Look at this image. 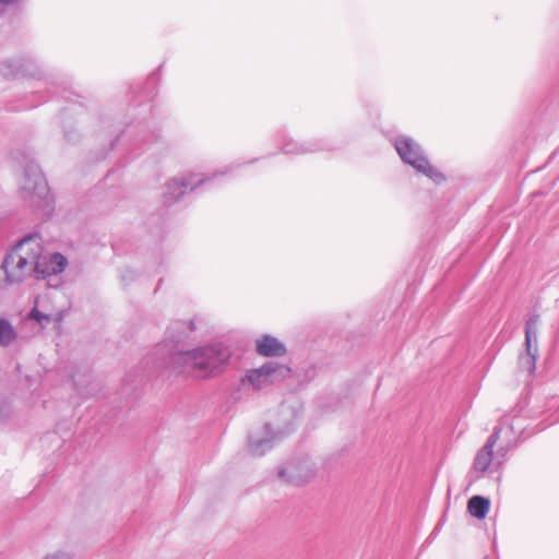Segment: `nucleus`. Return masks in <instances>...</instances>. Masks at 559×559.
Listing matches in <instances>:
<instances>
[{"mask_svg": "<svg viewBox=\"0 0 559 559\" xmlns=\"http://www.w3.org/2000/svg\"><path fill=\"white\" fill-rule=\"evenodd\" d=\"M257 352L265 357H280L285 355L286 348L276 337L265 334L257 340Z\"/></svg>", "mask_w": 559, "mask_h": 559, "instance_id": "1a4fd4ad", "label": "nucleus"}, {"mask_svg": "<svg viewBox=\"0 0 559 559\" xmlns=\"http://www.w3.org/2000/svg\"><path fill=\"white\" fill-rule=\"evenodd\" d=\"M290 372V368L285 365H281L275 361H267L260 368L248 371L241 378L240 386L234 395L238 394L241 390L247 391L250 388L258 391L271 383L289 377Z\"/></svg>", "mask_w": 559, "mask_h": 559, "instance_id": "20e7f679", "label": "nucleus"}, {"mask_svg": "<svg viewBox=\"0 0 559 559\" xmlns=\"http://www.w3.org/2000/svg\"><path fill=\"white\" fill-rule=\"evenodd\" d=\"M395 150L401 159L413 166L417 171L424 174L436 183L443 182L445 177L433 167L424 155L420 145L409 136H399L395 140Z\"/></svg>", "mask_w": 559, "mask_h": 559, "instance_id": "f03ea898", "label": "nucleus"}, {"mask_svg": "<svg viewBox=\"0 0 559 559\" xmlns=\"http://www.w3.org/2000/svg\"><path fill=\"white\" fill-rule=\"evenodd\" d=\"M45 559H73V556L68 551L58 550L56 552L47 555Z\"/></svg>", "mask_w": 559, "mask_h": 559, "instance_id": "aec40b11", "label": "nucleus"}, {"mask_svg": "<svg viewBox=\"0 0 559 559\" xmlns=\"http://www.w3.org/2000/svg\"><path fill=\"white\" fill-rule=\"evenodd\" d=\"M28 318L36 320L41 325L50 322V320H51L49 314H45V313L40 312L37 308H33L31 310Z\"/></svg>", "mask_w": 559, "mask_h": 559, "instance_id": "a211bd4d", "label": "nucleus"}, {"mask_svg": "<svg viewBox=\"0 0 559 559\" xmlns=\"http://www.w3.org/2000/svg\"><path fill=\"white\" fill-rule=\"evenodd\" d=\"M537 357V348H533V345H531V347H525V354L521 355L519 358L520 368L532 374L536 368Z\"/></svg>", "mask_w": 559, "mask_h": 559, "instance_id": "f8f14e48", "label": "nucleus"}, {"mask_svg": "<svg viewBox=\"0 0 559 559\" xmlns=\"http://www.w3.org/2000/svg\"><path fill=\"white\" fill-rule=\"evenodd\" d=\"M20 191L31 206L41 209L48 205L49 188L37 164L31 163L25 167Z\"/></svg>", "mask_w": 559, "mask_h": 559, "instance_id": "7ed1b4c3", "label": "nucleus"}, {"mask_svg": "<svg viewBox=\"0 0 559 559\" xmlns=\"http://www.w3.org/2000/svg\"><path fill=\"white\" fill-rule=\"evenodd\" d=\"M1 266L5 272V280L10 284L21 282L31 271L27 258L17 251L7 254Z\"/></svg>", "mask_w": 559, "mask_h": 559, "instance_id": "0eeeda50", "label": "nucleus"}, {"mask_svg": "<svg viewBox=\"0 0 559 559\" xmlns=\"http://www.w3.org/2000/svg\"><path fill=\"white\" fill-rule=\"evenodd\" d=\"M314 474V464L308 457L290 461L278 471L280 478L297 486L309 481Z\"/></svg>", "mask_w": 559, "mask_h": 559, "instance_id": "39448f33", "label": "nucleus"}, {"mask_svg": "<svg viewBox=\"0 0 559 559\" xmlns=\"http://www.w3.org/2000/svg\"><path fill=\"white\" fill-rule=\"evenodd\" d=\"M489 508V499L483 496H473L467 503V511L478 520H483L487 516Z\"/></svg>", "mask_w": 559, "mask_h": 559, "instance_id": "9d476101", "label": "nucleus"}, {"mask_svg": "<svg viewBox=\"0 0 559 559\" xmlns=\"http://www.w3.org/2000/svg\"><path fill=\"white\" fill-rule=\"evenodd\" d=\"M265 430H266V432L269 433L270 425H266V426H265Z\"/></svg>", "mask_w": 559, "mask_h": 559, "instance_id": "412c9836", "label": "nucleus"}, {"mask_svg": "<svg viewBox=\"0 0 559 559\" xmlns=\"http://www.w3.org/2000/svg\"><path fill=\"white\" fill-rule=\"evenodd\" d=\"M493 451L481 448L475 456L474 468L477 472L485 473L492 462Z\"/></svg>", "mask_w": 559, "mask_h": 559, "instance_id": "ddd939ff", "label": "nucleus"}, {"mask_svg": "<svg viewBox=\"0 0 559 559\" xmlns=\"http://www.w3.org/2000/svg\"><path fill=\"white\" fill-rule=\"evenodd\" d=\"M500 431H501V428L496 427L493 432H492V435L486 441L484 448L493 451V447H495V444L497 443V441L499 439Z\"/></svg>", "mask_w": 559, "mask_h": 559, "instance_id": "6ab92c4d", "label": "nucleus"}, {"mask_svg": "<svg viewBox=\"0 0 559 559\" xmlns=\"http://www.w3.org/2000/svg\"><path fill=\"white\" fill-rule=\"evenodd\" d=\"M194 175L190 174L188 176H183L181 178H173L166 183V191L164 192V202L166 204H173L179 200L181 195H183L188 188L191 191L207 182L210 178L199 179L195 183L192 182Z\"/></svg>", "mask_w": 559, "mask_h": 559, "instance_id": "423d86ee", "label": "nucleus"}, {"mask_svg": "<svg viewBox=\"0 0 559 559\" xmlns=\"http://www.w3.org/2000/svg\"><path fill=\"white\" fill-rule=\"evenodd\" d=\"M539 322V316L538 314H532L526 323H525V347H531L533 345V342L536 343L537 340V325Z\"/></svg>", "mask_w": 559, "mask_h": 559, "instance_id": "4468645a", "label": "nucleus"}, {"mask_svg": "<svg viewBox=\"0 0 559 559\" xmlns=\"http://www.w3.org/2000/svg\"><path fill=\"white\" fill-rule=\"evenodd\" d=\"M283 152L286 154H304L307 152L314 151L311 147H306L304 144L295 143L294 141H289L285 143L282 147Z\"/></svg>", "mask_w": 559, "mask_h": 559, "instance_id": "dca6fc26", "label": "nucleus"}, {"mask_svg": "<svg viewBox=\"0 0 559 559\" xmlns=\"http://www.w3.org/2000/svg\"><path fill=\"white\" fill-rule=\"evenodd\" d=\"M281 433H275L273 437L262 438L260 440L254 441L253 439L249 440V452L253 456H262L266 451L273 448V442L280 439Z\"/></svg>", "mask_w": 559, "mask_h": 559, "instance_id": "9b49d317", "label": "nucleus"}, {"mask_svg": "<svg viewBox=\"0 0 559 559\" xmlns=\"http://www.w3.org/2000/svg\"><path fill=\"white\" fill-rule=\"evenodd\" d=\"M20 68L13 61L7 60L0 63V72L4 76H16Z\"/></svg>", "mask_w": 559, "mask_h": 559, "instance_id": "f3484780", "label": "nucleus"}, {"mask_svg": "<svg viewBox=\"0 0 559 559\" xmlns=\"http://www.w3.org/2000/svg\"><path fill=\"white\" fill-rule=\"evenodd\" d=\"M16 338V333L11 323L5 319H0V345L7 346Z\"/></svg>", "mask_w": 559, "mask_h": 559, "instance_id": "2eb2a0df", "label": "nucleus"}, {"mask_svg": "<svg viewBox=\"0 0 559 559\" xmlns=\"http://www.w3.org/2000/svg\"><path fill=\"white\" fill-rule=\"evenodd\" d=\"M66 138H68V139H69V141H71V140H72V139L69 136V134H68V133H66Z\"/></svg>", "mask_w": 559, "mask_h": 559, "instance_id": "4be33fe9", "label": "nucleus"}, {"mask_svg": "<svg viewBox=\"0 0 559 559\" xmlns=\"http://www.w3.org/2000/svg\"><path fill=\"white\" fill-rule=\"evenodd\" d=\"M68 261L61 253H52L48 261H36L34 271L37 274V278H46L50 275H57L64 271Z\"/></svg>", "mask_w": 559, "mask_h": 559, "instance_id": "6e6552de", "label": "nucleus"}, {"mask_svg": "<svg viewBox=\"0 0 559 559\" xmlns=\"http://www.w3.org/2000/svg\"><path fill=\"white\" fill-rule=\"evenodd\" d=\"M187 329L190 331L195 329L193 321L188 324L183 321H176L168 328V343L157 348V352L162 353L169 346L166 366L178 373L198 372L203 377L219 373L229 361L231 355L229 348L222 343H214L183 350L179 348V343L183 340L181 333Z\"/></svg>", "mask_w": 559, "mask_h": 559, "instance_id": "f257e3e1", "label": "nucleus"}]
</instances>
